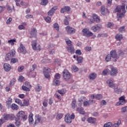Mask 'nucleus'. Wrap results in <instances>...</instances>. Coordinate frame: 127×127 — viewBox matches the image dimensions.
<instances>
[{"label":"nucleus","mask_w":127,"mask_h":127,"mask_svg":"<svg viewBox=\"0 0 127 127\" xmlns=\"http://www.w3.org/2000/svg\"><path fill=\"white\" fill-rule=\"evenodd\" d=\"M63 78L65 81L68 82L69 84L74 82V80L72 79V75H71L68 70L64 69L63 72Z\"/></svg>","instance_id":"nucleus-1"},{"label":"nucleus","mask_w":127,"mask_h":127,"mask_svg":"<svg viewBox=\"0 0 127 127\" xmlns=\"http://www.w3.org/2000/svg\"><path fill=\"white\" fill-rule=\"evenodd\" d=\"M17 120L18 121H26L27 120V115L24 112L21 111L17 114Z\"/></svg>","instance_id":"nucleus-2"},{"label":"nucleus","mask_w":127,"mask_h":127,"mask_svg":"<svg viewBox=\"0 0 127 127\" xmlns=\"http://www.w3.org/2000/svg\"><path fill=\"white\" fill-rule=\"evenodd\" d=\"M110 68L111 69V70H110L111 76H112L113 77L117 76L118 74V68L114 67L112 65H110Z\"/></svg>","instance_id":"nucleus-3"},{"label":"nucleus","mask_w":127,"mask_h":127,"mask_svg":"<svg viewBox=\"0 0 127 127\" xmlns=\"http://www.w3.org/2000/svg\"><path fill=\"white\" fill-rule=\"evenodd\" d=\"M122 10L124 13H126L127 12L126 6L125 5H118L115 9V12H121Z\"/></svg>","instance_id":"nucleus-4"},{"label":"nucleus","mask_w":127,"mask_h":127,"mask_svg":"<svg viewBox=\"0 0 127 127\" xmlns=\"http://www.w3.org/2000/svg\"><path fill=\"white\" fill-rule=\"evenodd\" d=\"M82 31L83 33V36H86V37L93 36L94 34L93 33H92V32L89 31V29L87 28L83 29Z\"/></svg>","instance_id":"nucleus-5"},{"label":"nucleus","mask_w":127,"mask_h":127,"mask_svg":"<svg viewBox=\"0 0 127 127\" xmlns=\"http://www.w3.org/2000/svg\"><path fill=\"white\" fill-rule=\"evenodd\" d=\"M51 69L48 67H44L43 69V73L45 78H49L50 77V73Z\"/></svg>","instance_id":"nucleus-6"},{"label":"nucleus","mask_w":127,"mask_h":127,"mask_svg":"<svg viewBox=\"0 0 127 127\" xmlns=\"http://www.w3.org/2000/svg\"><path fill=\"white\" fill-rule=\"evenodd\" d=\"M65 30L67 34H74L76 32V30L73 28L71 27L70 26H67L65 27Z\"/></svg>","instance_id":"nucleus-7"},{"label":"nucleus","mask_w":127,"mask_h":127,"mask_svg":"<svg viewBox=\"0 0 127 127\" xmlns=\"http://www.w3.org/2000/svg\"><path fill=\"white\" fill-rule=\"evenodd\" d=\"M120 101L116 104V106H122V105H125L126 103V99L124 96H121L119 98Z\"/></svg>","instance_id":"nucleus-8"},{"label":"nucleus","mask_w":127,"mask_h":127,"mask_svg":"<svg viewBox=\"0 0 127 127\" xmlns=\"http://www.w3.org/2000/svg\"><path fill=\"white\" fill-rule=\"evenodd\" d=\"M95 100H90L88 101H85L83 102L84 107H88L89 106H91V105H93V104L95 103Z\"/></svg>","instance_id":"nucleus-9"},{"label":"nucleus","mask_w":127,"mask_h":127,"mask_svg":"<svg viewBox=\"0 0 127 127\" xmlns=\"http://www.w3.org/2000/svg\"><path fill=\"white\" fill-rule=\"evenodd\" d=\"M106 83L109 84L110 88H112V89L116 88V85L114 83L113 80L111 79H108Z\"/></svg>","instance_id":"nucleus-10"},{"label":"nucleus","mask_w":127,"mask_h":127,"mask_svg":"<svg viewBox=\"0 0 127 127\" xmlns=\"http://www.w3.org/2000/svg\"><path fill=\"white\" fill-rule=\"evenodd\" d=\"M32 46L34 50H38L40 51V45H38V47H36V41L34 40L32 42Z\"/></svg>","instance_id":"nucleus-11"},{"label":"nucleus","mask_w":127,"mask_h":127,"mask_svg":"<svg viewBox=\"0 0 127 127\" xmlns=\"http://www.w3.org/2000/svg\"><path fill=\"white\" fill-rule=\"evenodd\" d=\"M102 28V26L99 24H97L91 27V30L93 32H96L98 30H101Z\"/></svg>","instance_id":"nucleus-12"},{"label":"nucleus","mask_w":127,"mask_h":127,"mask_svg":"<svg viewBox=\"0 0 127 127\" xmlns=\"http://www.w3.org/2000/svg\"><path fill=\"white\" fill-rule=\"evenodd\" d=\"M66 50L70 54H74L75 53V49L72 46L66 47Z\"/></svg>","instance_id":"nucleus-13"},{"label":"nucleus","mask_w":127,"mask_h":127,"mask_svg":"<svg viewBox=\"0 0 127 127\" xmlns=\"http://www.w3.org/2000/svg\"><path fill=\"white\" fill-rule=\"evenodd\" d=\"M3 67L6 72H9V71H10V70H11V66L10 65V64H4Z\"/></svg>","instance_id":"nucleus-14"},{"label":"nucleus","mask_w":127,"mask_h":127,"mask_svg":"<svg viewBox=\"0 0 127 127\" xmlns=\"http://www.w3.org/2000/svg\"><path fill=\"white\" fill-rule=\"evenodd\" d=\"M37 34V31L36 30V29L33 28V29H32L30 33V38H32V37H36Z\"/></svg>","instance_id":"nucleus-15"},{"label":"nucleus","mask_w":127,"mask_h":127,"mask_svg":"<svg viewBox=\"0 0 127 127\" xmlns=\"http://www.w3.org/2000/svg\"><path fill=\"white\" fill-rule=\"evenodd\" d=\"M41 121V116L39 115H35V125L36 124H39Z\"/></svg>","instance_id":"nucleus-16"},{"label":"nucleus","mask_w":127,"mask_h":127,"mask_svg":"<svg viewBox=\"0 0 127 127\" xmlns=\"http://www.w3.org/2000/svg\"><path fill=\"white\" fill-rule=\"evenodd\" d=\"M64 120H65V123H67V124H71L72 122V120L71 119V117L69 115H67L65 116Z\"/></svg>","instance_id":"nucleus-17"},{"label":"nucleus","mask_w":127,"mask_h":127,"mask_svg":"<svg viewBox=\"0 0 127 127\" xmlns=\"http://www.w3.org/2000/svg\"><path fill=\"white\" fill-rule=\"evenodd\" d=\"M19 50L21 53H23V54H25V53H26V49H25V47H24L23 45H20Z\"/></svg>","instance_id":"nucleus-18"},{"label":"nucleus","mask_w":127,"mask_h":127,"mask_svg":"<svg viewBox=\"0 0 127 127\" xmlns=\"http://www.w3.org/2000/svg\"><path fill=\"white\" fill-rule=\"evenodd\" d=\"M93 19L94 22H96L97 23H99V22H100V17H99L98 15L94 14L93 15Z\"/></svg>","instance_id":"nucleus-19"},{"label":"nucleus","mask_w":127,"mask_h":127,"mask_svg":"<svg viewBox=\"0 0 127 127\" xmlns=\"http://www.w3.org/2000/svg\"><path fill=\"white\" fill-rule=\"evenodd\" d=\"M110 56L112 58H113V59H117V52L115 50H112L110 52Z\"/></svg>","instance_id":"nucleus-20"},{"label":"nucleus","mask_w":127,"mask_h":127,"mask_svg":"<svg viewBox=\"0 0 127 127\" xmlns=\"http://www.w3.org/2000/svg\"><path fill=\"white\" fill-rule=\"evenodd\" d=\"M3 119L5 121H8V120H12V116L10 114H4L3 115Z\"/></svg>","instance_id":"nucleus-21"},{"label":"nucleus","mask_w":127,"mask_h":127,"mask_svg":"<svg viewBox=\"0 0 127 127\" xmlns=\"http://www.w3.org/2000/svg\"><path fill=\"white\" fill-rule=\"evenodd\" d=\"M114 91L116 94H121L123 92L122 88H121L119 86H117L114 88Z\"/></svg>","instance_id":"nucleus-22"},{"label":"nucleus","mask_w":127,"mask_h":127,"mask_svg":"<svg viewBox=\"0 0 127 127\" xmlns=\"http://www.w3.org/2000/svg\"><path fill=\"white\" fill-rule=\"evenodd\" d=\"M70 8L69 6H65L61 10V13H64L65 11H70Z\"/></svg>","instance_id":"nucleus-23"},{"label":"nucleus","mask_w":127,"mask_h":127,"mask_svg":"<svg viewBox=\"0 0 127 127\" xmlns=\"http://www.w3.org/2000/svg\"><path fill=\"white\" fill-rule=\"evenodd\" d=\"M57 9V8L56 7H53V8H51V10L49 11L48 12V15H53V13H54V11Z\"/></svg>","instance_id":"nucleus-24"},{"label":"nucleus","mask_w":127,"mask_h":127,"mask_svg":"<svg viewBox=\"0 0 127 127\" xmlns=\"http://www.w3.org/2000/svg\"><path fill=\"white\" fill-rule=\"evenodd\" d=\"M76 111L81 115H85V111H84V109L82 107L77 108Z\"/></svg>","instance_id":"nucleus-25"},{"label":"nucleus","mask_w":127,"mask_h":127,"mask_svg":"<svg viewBox=\"0 0 127 127\" xmlns=\"http://www.w3.org/2000/svg\"><path fill=\"white\" fill-rule=\"evenodd\" d=\"M53 85H54V86H59V85H60V81H59V79H54L53 81Z\"/></svg>","instance_id":"nucleus-26"},{"label":"nucleus","mask_w":127,"mask_h":127,"mask_svg":"<svg viewBox=\"0 0 127 127\" xmlns=\"http://www.w3.org/2000/svg\"><path fill=\"white\" fill-rule=\"evenodd\" d=\"M29 122L30 125L33 124V114L32 113H30L29 115Z\"/></svg>","instance_id":"nucleus-27"},{"label":"nucleus","mask_w":127,"mask_h":127,"mask_svg":"<svg viewBox=\"0 0 127 127\" xmlns=\"http://www.w3.org/2000/svg\"><path fill=\"white\" fill-rule=\"evenodd\" d=\"M96 77H97V74L93 72L89 74L88 78L91 80H94L96 79Z\"/></svg>","instance_id":"nucleus-28"},{"label":"nucleus","mask_w":127,"mask_h":127,"mask_svg":"<svg viewBox=\"0 0 127 127\" xmlns=\"http://www.w3.org/2000/svg\"><path fill=\"white\" fill-rule=\"evenodd\" d=\"M41 89H42V87L40 86V84H38L36 85L35 87V90L36 92H39L40 91H41Z\"/></svg>","instance_id":"nucleus-29"},{"label":"nucleus","mask_w":127,"mask_h":127,"mask_svg":"<svg viewBox=\"0 0 127 127\" xmlns=\"http://www.w3.org/2000/svg\"><path fill=\"white\" fill-rule=\"evenodd\" d=\"M87 122L90 124H94V123L96 122V119L90 117L87 119Z\"/></svg>","instance_id":"nucleus-30"},{"label":"nucleus","mask_w":127,"mask_h":127,"mask_svg":"<svg viewBox=\"0 0 127 127\" xmlns=\"http://www.w3.org/2000/svg\"><path fill=\"white\" fill-rule=\"evenodd\" d=\"M29 105V100L28 99H25L22 104V107H27Z\"/></svg>","instance_id":"nucleus-31"},{"label":"nucleus","mask_w":127,"mask_h":127,"mask_svg":"<svg viewBox=\"0 0 127 127\" xmlns=\"http://www.w3.org/2000/svg\"><path fill=\"white\" fill-rule=\"evenodd\" d=\"M65 41L66 44H67L68 47L72 46V44H71L72 42L71 41V40H69V39L68 38H65Z\"/></svg>","instance_id":"nucleus-32"},{"label":"nucleus","mask_w":127,"mask_h":127,"mask_svg":"<svg viewBox=\"0 0 127 127\" xmlns=\"http://www.w3.org/2000/svg\"><path fill=\"white\" fill-rule=\"evenodd\" d=\"M115 39L119 41H121L123 39V36L122 35L117 34L115 36Z\"/></svg>","instance_id":"nucleus-33"},{"label":"nucleus","mask_w":127,"mask_h":127,"mask_svg":"<svg viewBox=\"0 0 127 127\" xmlns=\"http://www.w3.org/2000/svg\"><path fill=\"white\" fill-rule=\"evenodd\" d=\"M36 68H37V65H36V64H33L32 66V68L30 69V74H31V73H32V72H33V71L35 70Z\"/></svg>","instance_id":"nucleus-34"},{"label":"nucleus","mask_w":127,"mask_h":127,"mask_svg":"<svg viewBox=\"0 0 127 127\" xmlns=\"http://www.w3.org/2000/svg\"><path fill=\"white\" fill-rule=\"evenodd\" d=\"M121 123H122V122L121 121V120L119 119L117 123L114 124L113 125H112V127H119L120 125H121Z\"/></svg>","instance_id":"nucleus-35"},{"label":"nucleus","mask_w":127,"mask_h":127,"mask_svg":"<svg viewBox=\"0 0 127 127\" xmlns=\"http://www.w3.org/2000/svg\"><path fill=\"white\" fill-rule=\"evenodd\" d=\"M76 58H77L76 61H77L78 63H82V62L84 61V60H83V57H76Z\"/></svg>","instance_id":"nucleus-36"},{"label":"nucleus","mask_w":127,"mask_h":127,"mask_svg":"<svg viewBox=\"0 0 127 127\" xmlns=\"http://www.w3.org/2000/svg\"><path fill=\"white\" fill-rule=\"evenodd\" d=\"M17 62H18V60L16 58H12L11 59V64H14L15 63H17Z\"/></svg>","instance_id":"nucleus-37"},{"label":"nucleus","mask_w":127,"mask_h":127,"mask_svg":"<svg viewBox=\"0 0 127 127\" xmlns=\"http://www.w3.org/2000/svg\"><path fill=\"white\" fill-rule=\"evenodd\" d=\"M12 57L11 56L10 54H9V53H8L5 56V60H6V61H8L10 60V59Z\"/></svg>","instance_id":"nucleus-38"},{"label":"nucleus","mask_w":127,"mask_h":127,"mask_svg":"<svg viewBox=\"0 0 127 127\" xmlns=\"http://www.w3.org/2000/svg\"><path fill=\"white\" fill-rule=\"evenodd\" d=\"M22 89L23 91H25L26 92H29V91H30V89H29V87H27V86H25V85H23L22 86Z\"/></svg>","instance_id":"nucleus-39"},{"label":"nucleus","mask_w":127,"mask_h":127,"mask_svg":"<svg viewBox=\"0 0 127 127\" xmlns=\"http://www.w3.org/2000/svg\"><path fill=\"white\" fill-rule=\"evenodd\" d=\"M11 108L12 110H18V106L15 104H12Z\"/></svg>","instance_id":"nucleus-40"},{"label":"nucleus","mask_w":127,"mask_h":127,"mask_svg":"<svg viewBox=\"0 0 127 127\" xmlns=\"http://www.w3.org/2000/svg\"><path fill=\"white\" fill-rule=\"evenodd\" d=\"M41 5H46L48 3V0H41Z\"/></svg>","instance_id":"nucleus-41"},{"label":"nucleus","mask_w":127,"mask_h":127,"mask_svg":"<svg viewBox=\"0 0 127 127\" xmlns=\"http://www.w3.org/2000/svg\"><path fill=\"white\" fill-rule=\"evenodd\" d=\"M95 99H96V100H102V99H103V95L100 94H97L95 95Z\"/></svg>","instance_id":"nucleus-42"},{"label":"nucleus","mask_w":127,"mask_h":127,"mask_svg":"<svg viewBox=\"0 0 127 127\" xmlns=\"http://www.w3.org/2000/svg\"><path fill=\"white\" fill-rule=\"evenodd\" d=\"M15 103H17L18 105H20L21 107H22V101L20 100L19 99H16Z\"/></svg>","instance_id":"nucleus-43"},{"label":"nucleus","mask_w":127,"mask_h":127,"mask_svg":"<svg viewBox=\"0 0 127 127\" xmlns=\"http://www.w3.org/2000/svg\"><path fill=\"white\" fill-rule=\"evenodd\" d=\"M62 62V61H61V60H59L58 59H57L55 60V63L59 65H61Z\"/></svg>","instance_id":"nucleus-44"},{"label":"nucleus","mask_w":127,"mask_h":127,"mask_svg":"<svg viewBox=\"0 0 127 127\" xmlns=\"http://www.w3.org/2000/svg\"><path fill=\"white\" fill-rule=\"evenodd\" d=\"M108 73H110V69H106L103 70L102 74L104 75V76H106L107 75Z\"/></svg>","instance_id":"nucleus-45"},{"label":"nucleus","mask_w":127,"mask_h":127,"mask_svg":"<svg viewBox=\"0 0 127 127\" xmlns=\"http://www.w3.org/2000/svg\"><path fill=\"white\" fill-rule=\"evenodd\" d=\"M111 59H112V57L110 54L108 55L105 58V60L107 62H109V61H111Z\"/></svg>","instance_id":"nucleus-46"},{"label":"nucleus","mask_w":127,"mask_h":127,"mask_svg":"<svg viewBox=\"0 0 127 127\" xmlns=\"http://www.w3.org/2000/svg\"><path fill=\"white\" fill-rule=\"evenodd\" d=\"M76 100H72L71 105V107H72V108L73 109H74V108H76V106H77V105H76Z\"/></svg>","instance_id":"nucleus-47"},{"label":"nucleus","mask_w":127,"mask_h":127,"mask_svg":"<svg viewBox=\"0 0 127 127\" xmlns=\"http://www.w3.org/2000/svg\"><path fill=\"white\" fill-rule=\"evenodd\" d=\"M14 42H15V39H13L8 41V43H9L11 45H14Z\"/></svg>","instance_id":"nucleus-48"},{"label":"nucleus","mask_w":127,"mask_h":127,"mask_svg":"<svg viewBox=\"0 0 127 127\" xmlns=\"http://www.w3.org/2000/svg\"><path fill=\"white\" fill-rule=\"evenodd\" d=\"M113 123L111 122H108L107 124L104 125V127H112Z\"/></svg>","instance_id":"nucleus-49"},{"label":"nucleus","mask_w":127,"mask_h":127,"mask_svg":"<svg viewBox=\"0 0 127 127\" xmlns=\"http://www.w3.org/2000/svg\"><path fill=\"white\" fill-rule=\"evenodd\" d=\"M9 54H10L12 57H13V56L15 55V50H11V51H10V52L9 53Z\"/></svg>","instance_id":"nucleus-50"},{"label":"nucleus","mask_w":127,"mask_h":127,"mask_svg":"<svg viewBox=\"0 0 127 127\" xmlns=\"http://www.w3.org/2000/svg\"><path fill=\"white\" fill-rule=\"evenodd\" d=\"M68 19H69V17H65V19L64 20V23L65 25H68L69 24V21H68Z\"/></svg>","instance_id":"nucleus-51"},{"label":"nucleus","mask_w":127,"mask_h":127,"mask_svg":"<svg viewBox=\"0 0 127 127\" xmlns=\"http://www.w3.org/2000/svg\"><path fill=\"white\" fill-rule=\"evenodd\" d=\"M106 9V7H105V6H102L101 7V13L102 14H103V15H105V10Z\"/></svg>","instance_id":"nucleus-52"},{"label":"nucleus","mask_w":127,"mask_h":127,"mask_svg":"<svg viewBox=\"0 0 127 127\" xmlns=\"http://www.w3.org/2000/svg\"><path fill=\"white\" fill-rule=\"evenodd\" d=\"M107 36H108V35L104 33L99 34L97 36L98 37H107Z\"/></svg>","instance_id":"nucleus-53"},{"label":"nucleus","mask_w":127,"mask_h":127,"mask_svg":"<svg viewBox=\"0 0 127 127\" xmlns=\"http://www.w3.org/2000/svg\"><path fill=\"white\" fill-rule=\"evenodd\" d=\"M15 81L16 80L15 78H13L10 82V86L11 87L14 85V83H15Z\"/></svg>","instance_id":"nucleus-54"},{"label":"nucleus","mask_w":127,"mask_h":127,"mask_svg":"<svg viewBox=\"0 0 127 127\" xmlns=\"http://www.w3.org/2000/svg\"><path fill=\"white\" fill-rule=\"evenodd\" d=\"M54 28L56 29V30H57V31H58L59 30V25H58V23H55L54 24Z\"/></svg>","instance_id":"nucleus-55"},{"label":"nucleus","mask_w":127,"mask_h":127,"mask_svg":"<svg viewBox=\"0 0 127 127\" xmlns=\"http://www.w3.org/2000/svg\"><path fill=\"white\" fill-rule=\"evenodd\" d=\"M63 117V114H59L57 116V120H61V119H62Z\"/></svg>","instance_id":"nucleus-56"},{"label":"nucleus","mask_w":127,"mask_h":127,"mask_svg":"<svg viewBox=\"0 0 127 127\" xmlns=\"http://www.w3.org/2000/svg\"><path fill=\"white\" fill-rule=\"evenodd\" d=\"M24 85L26 87H27L28 88H31V85L30 84V83H29L28 81H26L24 83Z\"/></svg>","instance_id":"nucleus-57"},{"label":"nucleus","mask_w":127,"mask_h":127,"mask_svg":"<svg viewBox=\"0 0 127 127\" xmlns=\"http://www.w3.org/2000/svg\"><path fill=\"white\" fill-rule=\"evenodd\" d=\"M13 7V6H10V5H7V8L8 11H9V12H11V11H12Z\"/></svg>","instance_id":"nucleus-58"},{"label":"nucleus","mask_w":127,"mask_h":127,"mask_svg":"<svg viewBox=\"0 0 127 127\" xmlns=\"http://www.w3.org/2000/svg\"><path fill=\"white\" fill-rule=\"evenodd\" d=\"M61 78V75L59 73H57L55 75V79H57L58 80H59Z\"/></svg>","instance_id":"nucleus-59"},{"label":"nucleus","mask_w":127,"mask_h":127,"mask_svg":"<svg viewBox=\"0 0 127 127\" xmlns=\"http://www.w3.org/2000/svg\"><path fill=\"white\" fill-rule=\"evenodd\" d=\"M58 93L60 94L62 96H63V95L65 94V91H64V89H62L61 90H58Z\"/></svg>","instance_id":"nucleus-60"},{"label":"nucleus","mask_w":127,"mask_h":127,"mask_svg":"<svg viewBox=\"0 0 127 127\" xmlns=\"http://www.w3.org/2000/svg\"><path fill=\"white\" fill-rule=\"evenodd\" d=\"M125 13H124V12H123L121 13L118 14L117 15V16H118V17H119V18H122L124 16V15H125Z\"/></svg>","instance_id":"nucleus-61"},{"label":"nucleus","mask_w":127,"mask_h":127,"mask_svg":"<svg viewBox=\"0 0 127 127\" xmlns=\"http://www.w3.org/2000/svg\"><path fill=\"white\" fill-rule=\"evenodd\" d=\"M45 20L48 23H50V22L51 21V18L49 16H48L46 18Z\"/></svg>","instance_id":"nucleus-62"},{"label":"nucleus","mask_w":127,"mask_h":127,"mask_svg":"<svg viewBox=\"0 0 127 127\" xmlns=\"http://www.w3.org/2000/svg\"><path fill=\"white\" fill-rule=\"evenodd\" d=\"M119 32H123V31H125V26L121 27L119 29Z\"/></svg>","instance_id":"nucleus-63"},{"label":"nucleus","mask_w":127,"mask_h":127,"mask_svg":"<svg viewBox=\"0 0 127 127\" xmlns=\"http://www.w3.org/2000/svg\"><path fill=\"white\" fill-rule=\"evenodd\" d=\"M121 111L124 113H125V112H127V107L122 108Z\"/></svg>","instance_id":"nucleus-64"}]
</instances>
